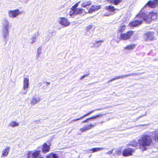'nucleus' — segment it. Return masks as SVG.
<instances>
[{
	"instance_id": "f257e3e1",
	"label": "nucleus",
	"mask_w": 158,
	"mask_h": 158,
	"mask_svg": "<svg viewBox=\"0 0 158 158\" xmlns=\"http://www.w3.org/2000/svg\"><path fill=\"white\" fill-rule=\"evenodd\" d=\"M138 141L139 148L143 151L146 150L147 147L150 146L152 143L151 136L147 135H142Z\"/></svg>"
},
{
	"instance_id": "f03ea898",
	"label": "nucleus",
	"mask_w": 158,
	"mask_h": 158,
	"mask_svg": "<svg viewBox=\"0 0 158 158\" xmlns=\"http://www.w3.org/2000/svg\"><path fill=\"white\" fill-rule=\"evenodd\" d=\"M143 11L144 21L146 23H150L152 20H155L158 18V13L152 11L149 13H146L144 11Z\"/></svg>"
},
{
	"instance_id": "7ed1b4c3",
	"label": "nucleus",
	"mask_w": 158,
	"mask_h": 158,
	"mask_svg": "<svg viewBox=\"0 0 158 158\" xmlns=\"http://www.w3.org/2000/svg\"><path fill=\"white\" fill-rule=\"evenodd\" d=\"M143 9H142L136 17L135 18L134 21L131 22L129 26L131 27H135L142 24L143 20H144V17L143 15Z\"/></svg>"
},
{
	"instance_id": "20e7f679",
	"label": "nucleus",
	"mask_w": 158,
	"mask_h": 158,
	"mask_svg": "<svg viewBox=\"0 0 158 158\" xmlns=\"http://www.w3.org/2000/svg\"><path fill=\"white\" fill-rule=\"evenodd\" d=\"M133 34V31H130L125 33H121L119 35L118 34L117 36L121 40H126L129 39Z\"/></svg>"
},
{
	"instance_id": "39448f33",
	"label": "nucleus",
	"mask_w": 158,
	"mask_h": 158,
	"mask_svg": "<svg viewBox=\"0 0 158 158\" xmlns=\"http://www.w3.org/2000/svg\"><path fill=\"white\" fill-rule=\"evenodd\" d=\"M105 9L109 11V12L105 13L103 15V16H109L114 15L115 13V11L116 10H118V9L115 8L113 6L111 5L106 6L105 7Z\"/></svg>"
},
{
	"instance_id": "423d86ee",
	"label": "nucleus",
	"mask_w": 158,
	"mask_h": 158,
	"mask_svg": "<svg viewBox=\"0 0 158 158\" xmlns=\"http://www.w3.org/2000/svg\"><path fill=\"white\" fill-rule=\"evenodd\" d=\"M22 12L19 9H16L13 10H10L8 12V15L9 17L10 18H15L21 14Z\"/></svg>"
},
{
	"instance_id": "0eeeda50",
	"label": "nucleus",
	"mask_w": 158,
	"mask_h": 158,
	"mask_svg": "<svg viewBox=\"0 0 158 158\" xmlns=\"http://www.w3.org/2000/svg\"><path fill=\"white\" fill-rule=\"evenodd\" d=\"M29 79L27 78H24L23 82V87L22 94H25L28 91V88L29 85Z\"/></svg>"
},
{
	"instance_id": "6e6552de",
	"label": "nucleus",
	"mask_w": 158,
	"mask_h": 158,
	"mask_svg": "<svg viewBox=\"0 0 158 158\" xmlns=\"http://www.w3.org/2000/svg\"><path fill=\"white\" fill-rule=\"evenodd\" d=\"M58 22L64 27H66L70 25V22L67 18L61 17L59 19Z\"/></svg>"
},
{
	"instance_id": "1a4fd4ad",
	"label": "nucleus",
	"mask_w": 158,
	"mask_h": 158,
	"mask_svg": "<svg viewBox=\"0 0 158 158\" xmlns=\"http://www.w3.org/2000/svg\"><path fill=\"white\" fill-rule=\"evenodd\" d=\"M158 4V1H157V0H150L148 2L142 9H143V11H144V8H145L147 6L150 8H154L156 7Z\"/></svg>"
},
{
	"instance_id": "9d476101",
	"label": "nucleus",
	"mask_w": 158,
	"mask_h": 158,
	"mask_svg": "<svg viewBox=\"0 0 158 158\" xmlns=\"http://www.w3.org/2000/svg\"><path fill=\"white\" fill-rule=\"evenodd\" d=\"M144 38L145 40H152L155 39L154 33L153 32H148L144 35Z\"/></svg>"
},
{
	"instance_id": "9b49d317",
	"label": "nucleus",
	"mask_w": 158,
	"mask_h": 158,
	"mask_svg": "<svg viewBox=\"0 0 158 158\" xmlns=\"http://www.w3.org/2000/svg\"><path fill=\"white\" fill-rule=\"evenodd\" d=\"M135 152L134 149L128 148L125 149L123 152V155L124 156H127L132 155V153Z\"/></svg>"
},
{
	"instance_id": "f8f14e48",
	"label": "nucleus",
	"mask_w": 158,
	"mask_h": 158,
	"mask_svg": "<svg viewBox=\"0 0 158 158\" xmlns=\"http://www.w3.org/2000/svg\"><path fill=\"white\" fill-rule=\"evenodd\" d=\"M2 36L6 44L8 40L9 35V31L8 29H2Z\"/></svg>"
},
{
	"instance_id": "ddd939ff",
	"label": "nucleus",
	"mask_w": 158,
	"mask_h": 158,
	"mask_svg": "<svg viewBox=\"0 0 158 158\" xmlns=\"http://www.w3.org/2000/svg\"><path fill=\"white\" fill-rule=\"evenodd\" d=\"M10 27L9 22L5 18L2 22V29L9 30Z\"/></svg>"
},
{
	"instance_id": "4468645a",
	"label": "nucleus",
	"mask_w": 158,
	"mask_h": 158,
	"mask_svg": "<svg viewBox=\"0 0 158 158\" xmlns=\"http://www.w3.org/2000/svg\"><path fill=\"white\" fill-rule=\"evenodd\" d=\"M41 99L38 95H35L32 97L31 102L32 105H34L41 101Z\"/></svg>"
},
{
	"instance_id": "2eb2a0df",
	"label": "nucleus",
	"mask_w": 158,
	"mask_h": 158,
	"mask_svg": "<svg viewBox=\"0 0 158 158\" xmlns=\"http://www.w3.org/2000/svg\"><path fill=\"white\" fill-rule=\"evenodd\" d=\"M94 126L92 124H87L84 126L82 128L80 129V131L81 132H83L86 131L90 130Z\"/></svg>"
},
{
	"instance_id": "dca6fc26",
	"label": "nucleus",
	"mask_w": 158,
	"mask_h": 158,
	"mask_svg": "<svg viewBox=\"0 0 158 158\" xmlns=\"http://www.w3.org/2000/svg\"><path fill=\"white\" fill-rule=\"evenodd\" d=\"M95 27L94 26L90 25L88 26L86 28L87 31V34L89 35L90 34L88 33V32L90 33V34H92L93 31L94 30Z\"/></svg>"
},
{
	"instance_id": "f3484780",
	"label": "nucleus",
	"mask_w": 158,
	"mask_h": 158,
	"mask_svg": "<svg viewBox=\"0 0 158 158\" xmlns=\"http://www.w3.org/2000/svg\"><path fill=\"white\" fill-rule=\"evenodd\" d=\"M100 110V109H96L95 110H92L91 111L89 112L88 113L86 114H85L83 116L81 117L80 118H77V119H73V120H72L70 123H72V122H74V121H77V120H80L81 119V118H84L85 117H86V116H88L91 113H92L93 112H94V111H95L96 110Z\"/></svg>"
},
{
	"instance_id": "a211bd4d",
	"label": "nucleus",
	"mask_w": 158,
	"mask_h": 158,
	"mask_svg": "<svg viewBox=\"0 0 158 158\" xmlns=\"http://www.w3.org/2000/svg\"><path fill=\"white\" fill-rule=\"evenodd\" d=\"M101 8L100 6H92L88 11V13H92L95 11L96 10L100 9Z\"/></svg>"
},
{
	"instance_id": "6ab92c4d",
	"label": "nucleus",
	"mask_w": 158,
	"mask_h": 158,
	"mask_svg": "<svg viewBox=\"0 0 158 158\" xmlns=\"http://www.w3.org/2000/svg\"><path fill=\"white\" fill-rule=\"evenodd\" d=\"M49 146L46 143H44L43 145L42 150L44 153H46L49 151Z\"/></svg>"
},
{
	"instance_id": "aec40b11",
	"label": "nucleus",
	"mask_w": 158,
	"mask_h": 158,
	"mask_svg": "<svg viewBox=\"0 0 158 158\" xmlns=\"http://www.w3.org/2000/svg\"><path fill=\"white\" fill-rule=\"evenodd\" d=\"M91 4V2L89 1L82 2L81 5L82 7L87 8L88 6H90Z\"/></svg>"
},
{
	"instance_id": "412c9836",
	"label": "nucleus",
	"mask_w": 158,
	"mask_h": 158,
	"mask_svg": "<svg viewBox=\"0 0 158 158\" xmlns=\"http://www.w3.org/2000/svg\"><path fill=\"white\" fill-rule=\"evenodd\" d=\"M40 151H37L32 153L31 157L33 158H37L40 154Z\"/></svg>"
},
{
	"instance_id": "4be33fe9",
	"label": "nucleus",
	"mask_w": 158,
	"mask_h": 158,
	"mask_svg": "<svg viewBox=\"0 0 158 158\" xmlns=\"http://www.w3.org/2000/svg\"><path fill=\"white\" fill-rule=\"evenodd\" d=\"M126 26L124 25H121L119 27L118 29V33L119 34V32H122L123 31H124L126 29Z\"/></svg>"
},
{
	"instance_id": "5701e85b",
	"label": "nucleus",
	"mask_w": 158,
	"mask_h": 158,
	"mask_svg": "<svg viewBox=\"0 0 158 158\" xmlns=\"http://www.w3.org/2000/svg\"><path fill=\"white\" fill-rule=\"evenodd\" d=\"M102 116V115L101 114L97 115H96L95 116H94L93 117H92L91 118H87V119H86L85 120L83 121L82 122V123H87L88 121V120H89L91 119H92L95 118H97L98 117H100L101 116Z\"/></svg>"
},
{
	"instance_id": "b1692460",
	"label": "nucleus",
	"mask_w": 158,
	"mask_h": 158,
	"mask_svg": "<svg viewBox=\"0 0 158 158\" xmlns=\"http://www.w3.org/2000/svg\"><path fill=\"white\" fill-rule=\"evenodd\" d=\"M10 147H7L6 149H4L2 151V155L4 156L7 155L8 153V152L10 150Z\"/></svg>"
},
{
	"instance_id": "393cba45",
	"label": "nucleus",
	"mask_w": 158,
	"mask_h": 158,
	"mask_svg": "<svg viewBox=\"0 0 158 158\" xmlns=\"http://www.w3.org/2000/svg\"><path fill=\"white\" fill-rule=\"evenodd\" d=\"M135 47V45H129L127 46L124 48L126 50H131L134 48Z\"/></svg>"
},
{
	"instance_id": "a878e982",
	"label": "nucleus",
	"mask_w": 158,
	"mask_h": 158,
	"mask_svg": "<svg viewBox=\"0 0 158 158\" xmlns=\"http://www.w3.org/2000/svg\"><path fill=\"white\" fill-rule=\"evenodd\" d=\"M138 143H138L135 140H134L129 143V145L133 147H136L137 146Z\"/></svg>"
},
{
	"instance_id": "bb28decb",
	"label": "nucleus",
	"mask_w": 158,
	"mask_h": 158,
	"mask_svg": "<svg viewBox=\"0 0 158 158\" xmlns=\"http://www.w3.org/2000/svg\"><path fill=\"white\" fill-rule=\"evenodd\" d=\"M47 158H58V156L56 154L51 153L47 156Z\"/></svg>"
},
{
	"instance_id": "cd10ccee",
	"label": "nucleus",
	"mask_w": 158,
	"mask_h": 158,
	"mask_svg": "<svg viewBox=\"0 0 158 158\" xmlns=\"http://www.w3.org/2000/svg\"><path fill=\"white\" fill-rule=\"evenodd\" d=\"M9 125L12 127L18 126L19 124L14 121H12L10 122L9 123Z\"/></svg>"
},
{
	"instance_id": "c85d7f7f",
	"label": "nucleus",
	"mask_w": 158,
	"mask_h": 158,
	"mask_svg": "<svg viewBox=\"0 0 158 158\" xmlns=\"http://www.w3.org/2000/svg\"><path fill=\"white\" fill-rule=\"evenodd\" d=\"M83 11V10L82 9L76 8L75 9V15H76L77 14H79L81 13Z\"/></svg>"
},
{
	"instance_id": "c756f323",
	"label": "nucleus",
	"mask_w": 158,
	"mask_h": 158,
	"mask_svg": "<svg viewBox=\"0 0 158 158\" xmlns=\"http://www.w3.org/2000/svg\"><path fill=\"white\" fill-rule=\"evenodd\" d=\"M104 41L103 40H101L96 41V42L94 44V46L96 47H99L101 45L102 43Z\"/></svg>"
},
{
	"instance_id": "7c9ffc66",
	"label": "nucleus",
	"mask_w": 158,
	"mask_h": 158,
	"mask_svg": "<svg viewBox=\"0 0 158 158\" xmlns=\"http://www.w3.org/2000/svg\"><path fill=\"white\" fill-rule=\"evenodd\" d=\"M104 149V148H94L91 149V151H93V152L98 151L100 150H102Z\"/></svg>"
},
{
	"instance_id": "2f4dec72",
	"label": "nucleus",
	"mask_w": 158,
	"mask_h": 158,
	"mask_svg": "<svg viewBox=\"0 0 158 158\" xmlns=\"http://www.w3.org/2000/svg\"><path fill=\"white\" fill-rule=\"evenodd\" d=\"M42 47H40L37 49V52L38 55H37L36 58H38L39 57L41 53Z\"/></svg>"
},
{
	"instance_id": "473e14b6",
	"label": "nucleus",
	"mask_w": 158,
	"mask_h": 158,
	"mask_svg": "<svg viewBox=\"0 0 158 158\" xmlns=\"http://www.w3.org/2000/svg\"><path fill=\"white\" fill-rule=\"evenodd\" d=\"M38 37V35H35L33 37H32L31 38V43L32 44L34 43L35 41V40Z\"/></svg>"
},
{
	"instance_id": "72a5a7b5",
	"label": "nucleus",
	"mask_w": 158,
	"mask_h": 158,
	"mask_svg": "<svg viewBox=\"0 0 158 158\" xmlns=\"http://www.w3.org/2000/svg\"><path fill=\"white\" fill-rule=\"evenodd\" d=\"M117 79L121 78H124L125 77H128L127 74L120 75L118 76H116Z\"/></svg>"
},
{
	"instance_id": "f704fd0d",
	"label": "nucleus",
	"mask_w": 158,
	"mask_h": 158,
	"mask_svg": "<svg viewBox=\"0 0 158 158\" xmlns=\"http://www.w3.org/2000/svg\"><path fill=\"white\" fill-rule=\"evenodd\" d=\"M139 74V73H131L129 74H127L128 77L131 76H135L138 75Z\"/></svg>"
},
{
	"instance_id": "c9c22d12",
	"label": "nucleus",
	"mask_w": 158,
	"mask_h": 158,
	"mask_svg": "<svg viewBox=\"0 0 158 158\" xmlns=\"http://www.w3.org/2000/svg\"><path fill=\"white\" fill-rule=\"evenodd\" d=\"M80 2H79L77 3H76L74 6H73L72 7V10H74V9H76V8L77 7V6H78V5L79 4V3Z\"/></svg>"
},
{
	"instance_id": "e433bc0d",
	"label": "nucleus",
	"mask_w": 158,
	"mask_h": 158,
	"mask_svg": "<svg viewBox=\"0 0 158 158\" xmlns=\"http://www.w3.org/2000/svg\"><path fill=\"white\" fill-rule=\"evenodd\" d=\"M70 15L72 16L73 15H75V10H73L72 9V10H71L69 13Z\"/></svg>"
},
{
	"instance_id": "4c0bfd02",
	"label": "nucleus",
	"mask_w": 158,
	"mask_h": 158,
	"mask_svg": "<svg viewBox=\"0 0 158 158\" xmlns=\"http://www.w3.org/2000/svg\"><path fill=\"white\" fill-rule=\"evenodd\" d=\"M121 2V0H114V3L115 5H117Z\"/></svg>"
},
{
	"instance_id": "58836bf2",
	"label": "nucleus",
	"mask_w": 158,
	"mask_h": 158,
	"mask_svg": "<svg viewBox=\"0 0 158 158\" xmlns=\"http://www.w3.org/2000/svg\"><path fill=\"white\" fill-rule=\"evenodd\" d=\"M32 152H29L27 154V158H31V157Z\"/></svg>"
},
{
	"instance_id": "ea45409f",
	"label": "nucleus",
	"mask_w": 158,
	"mask_h": 158,
	"mask_svg": "<svg viewBox=\"0 0 158 158\" xmlns=\"http://www.w3.org/2000/svg\"><path fill=\"white\" fill-rule=\"evenodd\" d=\"M115 154L117 155H119L121 154V151L120 150H116L115 151Z\"/></svg>"
},
{
	"instance_id": "a19ab883",
	"label": "nucleus",
	"mask_w": 158,
	"mask_h": 158,
	"mask_svg": "<svg viewBox=\"0 0 158 158\" xmlns=\"http://www.w3.org/2000/svg\"><path fill=\"white\" fill-rule=\"evenodd\" d=\"M113 150H114L113 149H112L110 151L108 152H107L106 153L107 154H110H110H111L113 152Z\"/></svg>"
},
{
	"instance_id": "79ce46f5",
	"label": "nucleus",
	"mask_w": 158,
	"mask_h": 158,
	"mask_svg": "<svg viewBox=\"0 0 158 158\" xmlns=\"http://www.w3.org/2000/svg\"><path fill=\"white\" fill-rule=\"evenodd\" d=\"M89 74H85L83 76L80 78V80H82L85 77L88 76Z\"/></svg>"
},
{
	"instance_id": "37998d69",
	"label": "nucleus",
	"mask_w": 158,
	"mask_h": 158,
	"mask_svg": "<svg viewBox=\"0 0 158 158\" xmlns=\"http://www.w3.org/2000/svg\"><path fill=\"white\" fill-rule=\"evenodd\" d=\"M45 85L43 86L44 87L46 86L49 85L50 84V83L46 82L45 83Z\"/></svg>"
},
{
	"instance_id": "c03bdc74",
	"label": "nucleus",
	"mask_w": 158,
	"mask_h": 158,
	"mask_svg": "<svg viewBox=\"0 0 158 158\" xmlns=\"http://www.w3.org/2000/svg\"><path fill=\"white\" fill-rule=\"evenodd\" d=\"M117 77H116H116H114V78H112V79H111V80H110V81H111V82H112V81H114V80H117Z\"/></svg>"
},
{
	"instance_id": "a18cd8bd",
	"label": "nucleus",
	"mask_w": 158,
	"mask_h": 158,
	"mask_svg": "<svg viewBox=\"0 0 158 158\" xmlns=\"http://www.w3.org/2000/svg\"><path fill=\"white\" fill-rule=\"evenodd\" d=\"M142 117L141 116H140V117H139L138 118H137V120H138V118H140V117Z\"/></svg>"
},
{
	"instance_id": "49530a36",
	"label": "nucleus",
	"mask_w": 158,
	"mask_h": 158,
	"mask_svg": "<svg viewBox=\"0 0 158 158\" xmlns=\"http://www.w3.org/2000/svg\"><path fill=\"white\" fill-rule=\"evenodd\" d=\"M111 82V81H110V80L109 81H108V83H109V82Z\"/></svg>"
},
{
	"instance_id": "de8ad7c7",
	"label": "nucleus",
	"mask_w": 158,
	"mask_h": 158,
	"mask_svg": "<svg viewBox=\"0 0 158 158\" xmlns=\"http://www.w3.org/2000/svg\"><path fill=\"white\" fill-rule=\"evenodd\" d=\"M96 124V123H95V124H94V125H95V124Z\"/></svg>"
}]
</instances>
